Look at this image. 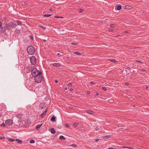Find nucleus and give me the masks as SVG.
<instances>
[{"instance_id":"f257e3e1","label":"nucleus","mask_w":149,"mask_h":149,"mask_svg":"<svg viewBox=\"0 0 149 149\" xmlns=\"http://www.w3.org/2000/svg\"><path fill=\"white\" fill-rule=\"evenodd\" d=\"M31 74L32 76L34 77L37 75H41L42 74V72L40 71L39 72L37 69L36 68H34L31 71Z\"/></svg>"},{"instance_id":"f03ea898","label":"nucleus","mask_w":149,"mask_h":149,"mask_svg":"<svg viewBox=\"0 0 149 149\" xmlns=\"http://www.w3.org/2000/svg\"><path fill=\"white\" fill-rule=\"evenodd\" d=\"M27 51L29 54L32 55L35 52V48L32 46H29L27 49Z\"/></svg>"},{"instance_id":"7ed1b4c3","label":"nucleus","mask_w":149,"mask_h":149,"mask_svg":"<svg viewBox=\"0 0 149 149\" xmlns=\"http://www.w3.org/2000/svg\"><path fill=\"white\" fill-rule=\"evenodd\" d=\"M17 26V25L15 22H11L6 24V27L8 30H10L14 27Z\"/></svg>"},{"instance_id":"20e7f679","label":"nucleus","mask_w":149,"mask_h":149,"mask_svg":"<svg viewBox=\"0 0 149 149\" xmlns=\"http://www.w3.org/2000/svg\"><path fill=\"white\" fill-rule=\"evenodd\" d=\"M35 80L36 82L37 83H39L42 81V77L41 75H37L35 76Z\"/></svg>"},{"instance_id":"39448f33","label":"nucleus","mask_w":149,"mask_h":149,"mask_svg":"<svg viewBox=\"0 0 149 149\" xmlns=\"http://www.w3.org/2000/svg\"><path fill=\"white\" fill-rule=\"evenodd\" d=\"M30 61L32 65H35L36 63V58L34 56H32L30 58Z\"/></svg>"},{"instance_id":"423d86ee","label":"nucleus","mask_w":149,"mask_h":149,"mask_svg":"<svg viewBox=\"0 0 149 149\" xmlns=\"http://www.w3.org/2000/svg\"><path fill=\"white\" fill-rule=\"evenodd\" d=\"M5 123L7 125H10L13 124V121L11 119H8L6 120Z\"/></svg>"},{"instance_id":"0eeeda50","label":"nucleus","mask_w":149,"mask_h":149,"mask_svg":"<svg viewBox=\"0 0 149 149\" xmlns=\"http://www.w3.org/2000/svg\"><path fill=\"white\" fill-rule=\"evenodd\" d=\"M45 104L44 102L41 103L39 105L40 109H43L45 108Z\"/></svg>"},{"instance_id":"6e6552de","label":"nucleus","mask_w":149,"mask_h":149,"mask_svg":"<svg viewBox=\"0 0 149 149\" xmlns=\"http://www.w3.org/2000/svg\"><path fill=\"white\" fill-rule=\"evenodd\" d=\"M49 130L50 131L52 134H54L56 133V131L54 128L49 129Z\"/></svg>"},{"instance_id":"1a4fd4ad","label":"nucleus","mask_w":149,"mask_h":149,"mask_svg":"<svg viewBox=\"0 0 149 149\" xmlns=\"http://www.w3.org/2000/svg\"><path fill=\"white\" fill-rule=\"evenodd\" d=\"M132 8L130 6L126 5L125 6V8L127 9H131Z\"/></svg>"},{"instance_id":"9d476101","label":"nucleus","mask_w":149,"mask_h":149,"mask_svg":"<svg viewBox=\"0 0 149 149\" xmlns=\"http://www.w3.org/2000/svg\"><path fill=\"white\" fill-rule=\"evenodd\" d=\"M53 65L54 67H59L61 66L60 64L59 63H54Z\"/></svg>"},{"instance_id":"9b49d317","label":"nucleus","mask_w":149,"mask_h":149,"mask_svg":"<svg viewBox=\"0 0 149 149\" xmlns=\"http://www.w3.org/2000/svg\"><path fill=\"white\" fill-rule=\"evenodd\" d=\"M15 141H16L18 143H19L20 144H21L22 143V140L19 139H16L15 140Z\"/></svg>"},{"instance_id":"f8f14e48","label":"nucleus","mask_w":149,"mask_h":149,"mask_svg":"<svg viewBox=\"0 0 149 149\" xmlns=\"http://www.w3.org/2000/svg\"><path fill=\"white\" fill-rule=\"evenodd\" d=\"M86 113L89 114H93L94 113L93 111L89 110H86Z\"/></svg>"},{"instance_id":"ddd939ff","label":"nucleus","mask_w":149,"mask_h":149,"mask_svg":"<svg viewBox=\"0 0 149 149\" xmlns=\"http://www.w3.org/2000/svg\"><path fill=\"white\" fill-rule=\"evenodd\" d=\"M46 111H45L43 113H42L40 117L41 118H43L44 117V116L46 115Z\"/></svg>"},{"instance_id":"4468645a","label":"nucleus","mask_w":149,"mask_h":149,"mask_svg":"<svg viewBox=\"0 0 149 149\" xmlns=\"http://www.w3.org/2000/svg\"><path fill=\"white\" fill-rule=\"evenodd\" d=\"M42 125V123L37 125L36 127V129L37 130H38L39 128H40Z\"/></svg>"},{"instance_id":"2eb2a0df","label":"nucleus","mask_w":149,"mask_h":149,"mask_svg":"<svg viewBox=\"0 0 149 149\" xmlns=\"http://www.w3.org/2000/svg\"><path fill=\"white\" fill-rule=\"evenodd\" d=\"M5 31V28L4 27H1V32L4 33Z\"/></svg>"},{"instance_id":"dca6fc26","label":"nucleus","mask_w":149,"mask_h":149,"mask_svg":"<svg viewBox=\"0 0 149 149\" xmlns=\"http://www.w3.org/2000/svg\"><path fill=\"white\" fill-rule=\"evenodd\" d=\"M56 117L55 116H52L51 118V120L52 122H54L55 121Z\"/></svg>"},{"instance_id":"f3484780","label":"nucleus","mask_w":149,"mask_h":149,"mask_svg":"<svg viewBox=\"0 0 149 149\" xmlns=\"http://www.w3.org/2000/svg\"><path fill=\"white\" fill-rule=\"evenodd\" d=\"M59 139L61 140H65L66 138L63 136L61 135L60 136Z\"/></svg>"},{"instance_id":"a211bd4d","label":"nucleus","mask_w":149,"mask_h":149,"mask_svg":"<svg viewBox=\"0 0 149 149\" xmlns=\"http://www.w3.org/2000/svg\"><path fill=\"white\" fill-rule=\"evenodd\" d=\"M110 137L109 136H103L102 138L105 139H108Z\"/></svg>"},{"instance_id":"6ab92c4d","label":"nucleus","mask_w":149,"mask_h":149,"mask_svg":"<svg viewBox=\"0 0 149 149\" xmlns=\"http://www.w3.org/2000/svg\"><path fill=\"white\" fill-rule=\"evenodd\" d=\"M16 24L17 25H21L22 24V23L19 21H17L16 22Z\"/></svg>"},{"instance_id":"aec40b11","label":"nucleus","mask_w":149,"mask_h":149,"mask_svg":"<svg viewBox=\"0 0 149 149\" xmlns=\"http://www.w3.org/2000/svg\"><path fill=\"white\" fill-rule=\"evenodd\" d=\"M109 60L111 61L113 63H116L117 61L115 60V59H109Z\"/></svg>"},{"instance_id":"412c9836","label":"nucleus","mask_w":149,"mask_h":149,"mask_svg":"<svg viewBox=\"0 0 149 149\" xmlns=\"http://www.w3.org/2000/svg\"><path fill=\"white\" fill-rule=\"evenodd\" d=\"M74 53L78 55H81V53L78 52H74Z\"/></svg>"},{"instance_id":"4be33fe9","label":"nucleus","mask_w":149,"mask_h":149,"mask_svg":"<svg viewBox=\"0 0 149 149\" xmlns=\"http://www.w3.org/2000/svg\"><path fill=\"white\" fill-rule=\"evenodd\" d=\"M121 8H122V7H121V6L120 5H119L118 6H117V9L118 10H120V9H121Z\"/></svg>"},{"instance_id":"5701e85b","label":"nucleus","mask_w":149,"mask_h":149,"mask_svg":"<svg viewBox=\"0 0 149 149\" xmlns=\"http://www.w3.org/2000/svg\"><path fill=\"white\" fill-rule=\"evenodd\" d=\"M51 15H52L51 14H47L44 15H43V16L45 17H49L51 16Z\"/></svg>"},{"instance_id":"b1692460","label":"nucleus","mask_w":149,"mask_h":149,"mask_svg":"<svg viewBox=\"0 0 149 149\" xmlns=\"http://www.w3.org/2000/svg\"><path fill=\"white\" fill-rule=\"evenodd\" d=\"M9 141L10 142H12L14 141V140L11 138H9L8 139Z\"/></svg>"},{"instance_id":"393cba45","label":"nucleus","mask_w":149,"mask_h":149,"mask_svg":"<svg viewBox=\"0 0 149 149\" xmlns=\"http://www.w3.org/2000/svg\"><path fill=\"white\" fill-rule=\"evenodd\" d=\"M35 141L31 139L30 140V143H35Z\"/></svg>"},{"instance_id":"a878e982","label":"nucleus","mask_w":149,"mask_h":149,"mask_svg":"<svg viewBox=\"0 0 149 149\" xmlns=\"http://www.w3.org/2000/svg\"><path fill=\"white\" fill-rule=\"evenodd\" d=\"M71 146L72 147H74V148L77 147V145L75 144H72L71 145Z\"/></svg>"},{"instance_id":"bb28decb","label":"nucleus","mask_w":149,"mask_h":149,"mask_svg":"<svg viewBox=\"0 0 149 149\" xmlns=\"http://www.w3.org/2000/svg\"><path fill=\"white\" fill-rule=\"evenodd\" d=\"M39 27H40L41 28L43 29H46V28L44 27L43 26H39Z\"/></svg>"},{"instance_id":"cd10ccee","label":"nucleus","mask_w":149,"mask_h":149,"mask_svg":"<svg viewBox=\"0 0 149 149\" xmlns=\"http://www.w3.org/2000/svg\"><path fill=\"white\" fill-rule=\"evenodd\" d=\"M6 126L5 124H4L3 123L1 124V126L3 127H4Z\"/></svg>"},{"instance_id":"c85d7f7f","label":"nucleus","mask_w":149,"mask_h":149,"mask_svg":"<svg viewBox=\"0 0 149 149\" xmlns=\"http://www.w3.org/2000/svg\"><path fill=\"white\" fill-rule=\"evenodd\" d=\"M115 26L114 24H111L110 25V27L111 28H113Z\"/></svg>"},{"instance_id":"c756f323","label":"nucleus","mask_w":149,"mask_h":149,"mask_svg":"<svg viewBox=\"0 0 149 149\" xmlns=\"http://www.w3.org/2000/svg\"><path fill=\"white\" fill-rule=\"evenodd\" d=\"M73 125L74 126H77L78 125V124L77 123H74L73 124Z\"/></svg>"},{"instance_id":"7c9ffc66","label":"nucleus","mask_w":149,"mask_h":149,"mask_svg":"<svg viewBox=\"0 0 149 149\" xmlns=\"http://www.w3.org/2000/svg\"><path fill=\"white\" fill-rule=\"evenodd\" d=\"M102 89L103 90L105 91H106L107 90L106 88L105 87H103Z\"/></svg>"},{"instance_id":"2f4dec72","label":"nucleus","mask_w":149,"mask_h":149,"mask_svg":"<svg viewBox=\"0 0 149 149\" xmlns=\"http://www.w3.org/2000/svg\"><path fill=\"white\" fill-rule=\"evenodd\" d=\"M83 10L82 9H79V12L82 13L83 12Z\"/></svg>"},{"instance_id":"473e14b6","label":"nucleus","mask_w":149,"mask_h":149,"mask_svg":"<svg viewBox=\"0 0 149 149\" xmlns=\"http://www.w3.org/2000/svg\"><path fill=\"white\" fill-rule=\"evenodd\" d=\"M57 56H58V57L61 56V54H60L59 53H58L57 54Z\"/></svg>"},{"instance_id":"72a5a7b5","label":"nucleus","mask_w":149,"mask_h":149,"mask_svg":"<svg viewBox=\"0 0 149 149\" xmlns=\"http://www.w3.org/2000/svg\"><path fill=\"white\" fill-rule=\"evenodd\" d=\"M1 105H2V107H3V109H5V106L4 105H3V104H1Z\"/></svg>"},{"instance_id":"f704fd0d","label":"nucleus","mask_w":149,"mask_h":149,"mask_svg":"<svg viewBox=\"0 0 149 149\" xmlns=\"http://www.w3.org/2000/svg\"><path fill=\"white\" fill-rule=\"evenodd\" d=\"M68 85L69 86H72V84L71 83H69L68 84Z\"/></svg>"},{"instance_id":"c9c22d12","label":"nucleus","mask_w":149,"mask_h":149,"mask_svg":"<svg viewBox=\"0 0 149 149\" xmlns=\"http://www.w3.org/2000/svg\"><path fill=\"white\" fill-rule=\"evenodd\" d=\"M140 71H142V72H145L146 71V70H143V69H141L140 70Z\"/></svg>"},{"instance_id":"e433bc0d","label":"nucleus","mask_w":149,"mask_h":149,"mask_svg":"<svg viewBox=\"0 0 149 149\" xmlns=\"http://www.w3.org/2000/svg\"><path fill=\"white\" fill-rule=\"evenodd\" d=\"M5 139V137L4 136H1V139L3 140Z\"/></svg>"},{"instance_id":"4c0bfd02","label":"nucleus","mask_w":149,"mask_h":149,"mask_svg":"<svg viewBox=\"0 0 149 149\" xmlns=\"http://www.w3.org/2000/svg\"><path fill=\"white\" fill-rule=\"evenodd\" d=\"M125 85L126 86H128L129 85V83L128 82H126L125 83Z\"/></svg>"},{"instance_id":"58836bf2","label":"nucleus","mask_w":149,"mask_h":149,"mask_svg":"<svg viewBox=\"0 0 149 149\" xmlns=\"http://www.w3.org/2000/svg\"><path fill=\"white\" fill-rule=\"evenodd\" d=\"M54 17L55 18H60V17H61V18H63V17H58V16H54Z\"/></svg>"},{"instance_id":"ea45409f","label":"nucleus","mask_w":149,"mask_h":149,"mask_svg":"<svg viewBox=\"0 0 149 149\" xmlns=\"http://www.w3.org/2000/svg\"><path fill=\"white\" fill-rule=\"evenodd\" d=\"M65 125L66 126L68 127H69V125L68 124H66Z\"/></svg>"},{"instance_id":"a19ab883","label":"nucleus","mask_w":149,"mask_h":149,"mask_svg":"<svg viewBox=\"0 0 149 149\" xmlns=\"http://www.w3.org/2000/svg\"><path fill=\"white\" fill-rule=\"evenodd\" d=\"M126 69H127L129 70H130L131 69L129 67H128L126 68Z\"/></svg>"},{"instance_id":"79ce46f5","label":"nucleus","mask_w":149,"mask_h":149,"mask_svg":"<svg viewBox=\"0 0 149 149\" xmlns=\"http://www.w3.org/2000/svg\"><path fill=\"white\" fill-rule=\"evenodd\" d=\"M90 84H92V85H93L94 84V83L93 82V81H91L90 82Z\"/></svg>"},{"instance_id":"37998d69","label":"nucleus","mask_w":149,"mask_h":149,"mask_svg":"<svg viewBox=\"0 0 149 149\" xmlns=\"http://www.w3.org/2000/svg\"><path fill=\"white\" fill-rule=\"evenodd\" d=\"M124 33H128V31H124Z\"/></svg>"},{"instance_id":"c03bdc74","label":"nucleus","mask_w":149,"mask_h":149,"mask_svg":"<svg viewBox=\"0 0 149 149\" xmlns=\"http://www.w3.org/2000/svg\"><path fill=\"white\" fill-rule=\"evenodd\" d=\"M71 44L73 45H76L77 44L75 43L74 42H72L71 43Z\"/></svg>"},{"instance_id":"a18cd8bd","label":"nucleus","mask_w":149,"mask_h":149,"mask_svg":"<svg viewBox=\"0 0 149 149\" xmlns=\"http://www.w3.org/2000/svg\"><path fill=\"white\" fill-rule=\"evenodd\" d=\"M87 94H90V92L89 91H87Z\"/></svg>"},{"instance_id":"49530a36","label":"nucleus","mask_w":149,"mask_h":149,"mask_svg":"<svg viewBox=\"0 0 149 149\" xmlns=\"http://www.w3.org/2000/svg\"><path fill=\"white\" fill-rule=\"evenodd\" d=\"M95 129L96 130H98L99 129V128L98 127H96Z\"/></svg>"},{"instance_id":"de8ad7c7","label":"nucleus","mask_w":149,"mask_h":149,"mask_svg":"<svg viewBox=\"0 0 149 149\" xmlns=\"http://www.w3.org/2000/svg\"><path fill=\"white\" fill-rule=\"evenodd\" d=\"M73 91V88H70V91Z\"/></svg>"},{"instance_id":"09e8293b","label":"nucleus","mask_w":149,"mask_h":149,"mask_svg":"<svg viewBox=\"0 0 149 149\" xmlns=\"http://www.w3.org/2000/svg\"><path fill=\"white\" fill-rule=\"evenodd\" d=\"M99 95V94L98 93H95L96 96H98Z\"/></svg>"},{"instance_id":"8fccbe9b","label":"nucleus","mask_w":149,"mask_h":149,"mask_svg":"<svg viewBox=\"0 0 149 149\" xmlns=\"http://www.w3.org/2000/svg\"><path fill=\"white\" fill-rule=\"evenodd\" d=\"M95 141H99V139H95Z\"/></svg>"},{"instance_id":"3c124183","label":"nucleus","mask_w":149,"mask_h":149,"mask_svg":"<svg viewBox=\"0 0 149 149\" xmlns=\"http://www.w3.org/2000/svg\"><path fill=\"white\" fill-rule=\"evenodd\" d=\"M43 40L45 42H47V40H45V39H43Z\"/></svg>"},{"instance_id":"603ef678","label":"nucleus","mask_w":149,"mask_h":149,"mask_svg":"<svg viewBox=\"0 0 149 149\" xmlns=\"http://www.w3.org/2000/svg\"><path fill=\"white\" fill-rule=\"evenodd\" d=\"M55 82L56 83H57L58 82V81L57 80H55Z\"/></svg>"},{"instance_id":"864d4df0","label":"nucleus","mask_w":149,"mask_h":149,"mask_svg":"<svg viewBox=\"0 0 149 149\" xmlns=\"http://www.w3.org/2000/svg\"><path fill=\"white\" fill-rule=\"evenodd\" d=\"M109 102H112L113 101V100H109Z\"/></svg>"},{"instance_id":"5fc2aeb1","label":"nucleus","mask_w":149,"mask_h":149,"mask_svg":"<svg viewBox=\"0 0 149 149\" xmlns=\"http://www.w3.org/2000/svg\"><path fill=\"white\" fill-rule=\"evenodd\" d=\"M64 89L65 90H66L67 89V88L66 87H65Z\"/></svg>"},{"instance_id":"6e6d98bb","label":"nucleus","mask_w":149,"mask_h":149,"mask_svg":"<svg viewBox=\"0 0 149 149\" xmlns=\"http://www.w3.org/2000/svg\"><path fill=\"white\" fill-rule=\"evenodd\" d=\"M138 61V62H139V63H143L141 61Z\"/></svg>"},{"instance_id":"4d7b16f0","label":"nucleus","mask_w":149,"mask_h":149,"mask_svg":"<svg viewBox=\"0 0 149 149\" xmlns=\"http://www.w3.org/2000/svg\"><path fill=\"white\" fill-rule=\"evenodd\" d=\"M148 86H146V89H148Z\"/></svg>"},{"instance_id":"13d9d810","label":"nucleus","mask_w":149,"mask_h":149,"mask_svg":"<svg viewBox=\"0 0 149 149\" xmlns=\"http://www.w3.org/2000/svg\"><path fill=\"white\" fill-rule=\"evenodd\" d=\"M67 59H68V60H70V57H68L67 58Z\"/></svg>"},{"instance_id":"bf43d9fd","label":"nucleus","mask_w":149,"mask_h":149,"mask_svg":"<svg viewBox=\"0 0 149 149\" xmlns=\"http://www.w3.org/2000/svg\"><path fill=\"white\" fill-rule=\"evenodd\" d=\"M27 3V1H26L25 2H24V3L25 4H26Z\"/></svg>"},{"instance_id":"052dcab7","label":"nucleus","mask_w":149,"mask_h":149,"mask_svg":"<svg viewBox=\"0 0 149 149\" xmlns=\"http://www.w3.org/2000/svg\"><path fill=\"white\" fill-rule=\"evenodd\" d=\"M69 108L70 109H72L73 108V107H69Z\"/></svg>"},{"instance_id":"680f3d73","label":"nucleus","mask_w":149,"mask_h":149,"mask_svg":"<svg viewBox=\"0 0 149 149\" xmlns=\"http://www.w3.org/2000/svg\"><path fill=\"white\" fill-rule=\"evenodd\" d=\"M109 149H115L114 148H109Z\"/></svg>"},{"instance_id":"e2e57ef3","label":"nucleus","mask_w":149,"mask_h":149,"mask_svg":"<svg viewBox=\"0 0 149 149\" xmlns=\"http://www.w3.org/2000/svg\"><path fill=\"white\" fill-rule=\"evenodd\" d=\"M31 39H33V37L32 36H31Z\"/></svg>"},{"instance_id":"0e129e2a","label":"nucleus","mask_w":149,"mask_h":149,"mask_svg":"<svg viewBox=\"0 0 149 149\" xmlns=\"http://www.w3.org/2000/svg\"><path fill=\"white\" fill-rule=\"evenodd\" d=\"M47 109L48 108H47L45 110V111H46V112H47Z\"/></svg>"},{"instance_id":"69168bd1","label":"nucleus","mask_w":149,"mask_h":149,"mask_svg":"<svg viewBox=\"0 0 149 149\" xmlns=\"http://www.w3.org/2000/svg\"><path fill=\"white\" fill-rule=\"evenodd\" d=\"M0 26H1H1H2V23H1V25H0Z\"/></svg>"},{"instance_id":"338daca9","label":"nucleus","mask_w":149,"mask_h":149,"mask_svg":"<svg viewBox=\"0 0 149 149\" xmlns=\"http://www.w3.org/2000/svg\"><path fill=\"white\" fill-rule=\"evenodd\" d=\"M49 10L50 11H52V10L51 9H49Z\"/></svg>"},{"instance_id":"774afa93","label":"nucleus","mask_w":149,"mask_h":149,"mask_svg":"<svg viewBox=\"0 0 149 149\" xmlns=\"http://www.w3.org/2000/svg\"><path fill=\"white\" fill-rule=\"evenodd\" d=\"M6 19V17H4V19Z\"/></svg>"}]
</instances>
